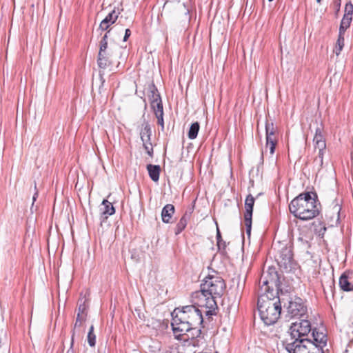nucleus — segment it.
Here are the masks:
<instances>
[{
	"instance_id": "nucleus-1",
	"label": "nucleus",
	"mask_w": 353,
	"mask_h": 353,
	"mask_svg": "<svg viewBox=\"0 0 353 353\" xmlns=\"http://www.w3.org/2000/svg\"><path fill=\"white\" fill-rule=\"evenodd\" d=\"M194 299V302H196ZM197 304L185 305L181 309H175L172 313V319L171 326L175 338L181 339L186 332L191 330L192 326L201 325L203 322V312L199 308Z\"/></svg>"
},
{
	"instance_id": "nucleus-2",
	"label": "nucleus",
	"mask_w": 353,
	"mask_h": 353,
	"mask_svg": "<svg viewBox=\"0 0 353 353\" xmlns=\"http://www.w3.org/2000/svg\"><path fill=\"white\" fill-rule=\"evenodd\" d=\"M225 289L224 280L217 275L208 276L201 284V290L193 293L195 304L200 307L217 308L216 298L221 297Z\"/></svg>"
},
{
	"instance_id": "nucleus-3",
	"label": "nucleus",
	"mask_w": 353,
	"mask_h": 353,
	"mask_svg": "<svg viewBox=\"0 0 353 353\" xmlns=\"http://www.w3.org/2000/svg\"><path fill=\"white\" fill-rule=\"evenodd\" d=\"M289 210L296 218L307 221L319 215L320 203L316 199L315 193L306 192L300 194L291 201Z\"/></svg>"
},
{
	"instance_id": "nucleus-4",
	"label": "nucleus",
	"mask_w": 353,
	"mask_h": 353,
	"mask_svg": "<svg viewBox=\"0 0 353 353\" xmlns=\"http://www.w3.org/2000/svg\"><path fill=\"white\" fill-rule=\"evenodd\" d=\"M258 310L260 317L268 325L275 323L281 314V305L279 296L271 298L268 294H261L258 299Z\"/></svg>"
},
{
	"instance_id": "nucleus-5",
	"label": "nucleus",
	"mask_w": 353,
	"mask_h": 353,
	"mask_svg": "<svg viewBox=\"0 0 353 353\" xmlns=\"http://www.w3.org/2000/svg\"><path fill=\"white\" fill-rule=\"evenodd\" d=\"M272 248L277 252L275 258L279 267L285 272H290L295 264L292 246L278 242L277 244L274 243Z\"/></svg>"
},
{
	"instance_id": "nucleus-6",
	"label": "nucleus",
	"mask_w": 353,
	"mask_h": 353,
	"mask_svg": "<svg viewBox=\"0 0 353 353\" xmlns=\"http://www.w3.org/2000/svg\"><path fill=\"white\" fill-rule=\"evenodd\" d=\"M285 347L289 353H324L323 350L308 339H294L292 342L286 343Z\"/></svg>"
},
{
	"instance_id": "nucleus-7",
	"label": "nucleus",
	"mask_w": 353,
	"mask_h": 353,
	"mask_svg": "<svg viewBox=\"0 0 353 353\" xmlns=\"http://www.w3.org/2000/svg\"><path fill=\"white\" fill-rule=\"evenodd\" d=\"M286 307V317H302L307 313V307L300 297L291 298Z\"/></svg>"
},
{
	"instance_id": "nucleus-8",
	"label": "nucleus",
	"mask_w": 353,
	"mask_h": 353,
	"mask_svg": "<svg viewBox=\"0 0 353 353\" xmlns=\"http://www.w3.org/2000/svg\"><path fill=\"white\" fill-rule=\"evenodd\" d=\"M290 330L292 339H305L303 337L312 331L311 323L306 319H302L292 323Z\"/></svg>"
},
{
	"instance_id": "nucleus-9",
	"label": "nucleus",
	"mask_w": 353,
	"mask_h": 353,
	"mask_svg": "<svg viewBox=\"0 0 353 353\" xmlns=\"http://www.w3.org/2000/svg\"><path fill=\"white\" fill-rule=\"evenodd\" d=\"M104 34L99 43V51L97 58V64L101 69H105L107 67L112 65V61L110 59V53L107 51L108 49V33Z\"/></svg>"
},
{
	"instance_id": "nucleus-10",
	"label": "nucleus",
	"mask_w": 353,
	"mask_h": 353,
	"mask_svg": "<svg viewBox=\"0 0 353 353\" xmlns=\"http://www.w3.org/2000/svg\"><path fill=\"white\" fill-rule=\"evenodd\" d=\"M255 199L254 196L249 194L245 201V212L244 213V224L245 226L246 233L248 236L251 234L252 223V212L253 207L254 205Z\"/></svg>"
},
{
	"instance_id": "nucleus-11",
	"label": "nucleus",
	"mask_w": 353,
	"mask_h": 353,
	"mask_svg": "<svg viewBox=\"0 0 353 353\" xmlns=\"http://www.w3.org/2000/svg\"><path fill=\"white\" fill-rule=\"evenodd\" d=\"M141 139L143 142V146L150 157L153 156V148L151 143L152 130L150 124L144 122L140 132Z\"/></svg>"
},
{
	"instance_id": "nucleus-12",
	"label": "nucleus",
	"mask_w": 353,
	"mask_h": 353,
	"mask_svg": "<svg viewBox=\"0 0 353 353\" xmlns=\"http://www.w3.org/2000/svg\"><path fill=\"white\" fill-rule=\"evenodd\" d=\"M272 272L271 279L267 278L266 274H263L260 278L259 284L263 294H268V293L270 292L271 288H273V286L278 287L279 284V277L277 272Z\"/></svg>"
},
{
	"instance_id": "nucleus-13",
	"label": "nucleus",
	"mask_w": 353,
	"mask_h": 353,
	"mask_svg": "<svg viewBox=\"0 0 353 353\" xmlns=\"http://www.w3.org/2000/svg\"><path fill=\"white\" fill-rule=\"evenodd\" d=\"M312 341L314 345L323 350V347L327 345V336L323 332H320L316 328L312 330Z\"/></svg>"
},
{
	"instance_id": "nucleus-14",
	"label": "nucleus",
	"mask_w": 353,
	"mask_h": 353,
	"mask_svg": "<svg viewBox=\"0 0 353 353\" xmlns=\"http://www.w3.org/2000/svg\"><path fill=\"white\" fill-rule=\"evenodd\" d=\"M103 208H101V221L103 222L108 219V216L112 215L115 213V209L112 204L108 200L104 199L102 202Z\"/></svg>"
},
{
	"instance_id": "nucleus-15",
	"label": "nucleus",
	"mask_w": 353,
	"mask_h": 353,
	"mask_svg": "<svg viewBox=\"0 0 353 353\" xmlns=\"http://www.w3.org/2000/svg\"><path fill=\"white\" fill-rule=\"evenodd\" d=\"M175 212V208L172 204L165 205L161 210V219L164 223H172V218Z\"/></svg>"
},
{
	"instance_id": "nucleus-16",
	"label": "nucleus",
	"mask_w": 353,
	"mask_h": 353,
	"mask_svg": "<svg viewBox=\"0 0 353 353\" xmlns=\"http://www.w3.org/2000/svg\"><path fill=\"white\" fill-rule=\"evenodd\" d=\"M315 145V149L321 148L325 149L326 143L325 140L322 134V130L320 128L316 129L315 135L313 139Z\"/></svg>"
},
{
	"instance_id": "nucleus-17",
	"label": "nucleus",
	"mask_w": 353,
	"mask_h": 353,
	"mask_svg": "<svg viewBox=\"0 0 353 353\" xmlns=\"http://www.w3.org/2000/svg\"><path fill=\"white\" fill-rule=\"evenodd\" d=\"M190 215L191 212H185L180 219L175 228L174 233L176 235L180 234L185 228Z\"/></svg>"
},
{
	"instance_id": "nucleus-18",
	"label": "nucleus",
	"mask_w": 353,
	"mask_h": 353,
	"mask_svg": "<svg viewBox=\"0 0 353 353\" xmlns=\"http://www.w3.org/2000/svg\"><path fill=\"white\" fill-rule=\"evenodd\" d=\"M339 286L343 291H353V285L349 281L348 276L345 272L339 278Z\"/></svg>"
},
{
	"instance_id": "nucleus-19",
	"label": "nucleus",
	"mask_w": 353,
	"mask_h": 353,
	"mask_svg": "<svg viewBox=\"0 0 353 353\" xmlns=\"http://www.w3.org/2000/svg\"><path fill=\"white\" fill-rule=\"evenodd\" d=\"M147 170L150 179L154 182L158 181L161 171L160 166L157 165L148 164L147 165Z\"/></svg>"
},
{
	"instance_id": "nucleus-20",
	"label": "nucleus",
	"mask_w": 353,
	"mask_h": 353,
	"mask_svg": "<svg viewBox=\"0 0 353 353\" xmlns=\"http://www.w3.org/2000/svg\"><path fill=\"white\" fill-rule=\"evenodd\" d=\"M278 142L277 135L271 134L266 135V148L270 150L271 154H273L275 151V148Z\"/></svg>"
},
{
	"instance_id": "nucleus-21",
	"label": "nucleus",
	"mask_w": 353,
	"mask_h": 353,
	"mask_svg": "<svg viewBox=\"0 0 353 353\" xmlns=\"http://www.w3.org/2000/svg\"><path fill=\"white\" fill-rule=\"evenodd\" d=\"M149 99L150 101V103L152 102L156 103L157 101L161 99V96L158 92V90L154 84L150 85Z\"/></svg>"
},
{
	"instance_id": "nucleus-22",
	"label": "nucleus",
	"mask_w": 353,
	"mask_h": 353,
	"mask_svg": "<svg viewBox=\"0 0 353 353\" xmlns=\"http://www.w3.org/2000/svg\"><path fill=\"white\" fill-rule=\"evenodd\" d=\"M200 128V125L199 122H194L193 123L190 128V130L188 131V138L190 139H194L198 134L199 130Z\"/></svg>"
},
{
	"instance_id": "nucleus-23",
	"label": "nucleus",
	"mask_w": 353,
	"mask_h": 353,
	"mask_svg": "<svg viewBox=\"0 0 353 353\" xmlns=\"http://www.w3.org/2000/svg\"><path fill=\"white\" fill-rule=\"evenodd\" d=\"M201 333V326H192L191 330L188 332H185V334L188 336V338H197L200 336ZM185 335V334H183Z\"/></svg>"
},
{
	"instance_id": "nucleus-24",
	"label": "nucleus",
	"mask_w": 353,
	"mask_h": 353,
	"mask_svg": "<svg viewBox=\"0 0 353 353\" xmlns=\"http://www.w3.org/2000/svg\"><path fill=\"white\" fill-rule=\"evenodd\" d=\"M150 105L155 115H158L159 113L163 114V108L161 99L157 101L156 103L152 102Z\"/></svg>"
},
{
	"instance_id": "nucleus-25",
	"label": "nucleus",
	"mask_w": 353,
	"mask_h": 353,
	"mask_svg": "<svg viewBox=\"0 0 353 353\" xmlns=\"http://www.w3.org/2000/svg\"><path fill=\"white\" fill-rule=\"evenodd\" d=\"M277 132V128L272 121L268 120L265 122V135L275 134Z\"/></svg>"
},
{
	"instance_id": "nucleus-26",
	"label": "nucleus",
	"mask_w": 353,
	"mask_h": 353,
	"mask_svg": "<svg viewBox=\"0 0 353 353\" xmlns=\"http://www.w3.org/2000/svg\"><path fill=\"white\" fill-rule=\"evenodd\" d=\"M344 46V36L339 35L336 43L334 50V53L339 56Z\"/></svg>"
},
{
	"instance_id": "nucleus-27",
	"label": "nucleus",
	"mask_w": 353,
	"mask_h": 353,
	"mask_svg": "<svg viewBox=\"0 0 353 353\" xmlns=\"http://www.w3.org/2000/svg\"><path fill=\"white\" fill-rule=\"evenodd\" d=\"M88 342L90 346L94 347L96 343V335L94 333V326L91 325L88 334Z\"/></svg>"
},
{
	"instance_id": "nucleus-28",
	"label": "nucleus",
	"mask_w": 353,
	"mask_h": 353,
	"mask_svg": "<svg viewBox=\"0 0 353 353\" xmlns=\"http://www.w3.org/2000/svg\"><path fill=\"white\" fill-rule=\"evenodd\" d=\"M119 12H116L115 10H113L111 12H110L105 17V19H108V21L110 23V24H113L116 22V21L117 20L118 17H119Z\"/></svg>"
},
{
	"instance_id": "nucleus-29",
	"label": "nucleus",
	"mask_w": 353,
	"mask_h": 353,
	"mask_svg": "<svg viewBox=\"0 0 353 353\" xmlns=\"http://www.w3.org/2000/svg\"><path fill=\"white\" fill-rule=\"evenodd\" d=\"M80 301H82V303L79 304L78 308V313L80 314V316H86V310L88 308V305L86 304V299H85L83 301L82 299H80Z\"/></svg>"
},
{
	"instance_id": "nucleus-30",
	"label": "nucleus",
	"mask_w": 353,
	"mask_h": 353,
	"mask_svg": "<svg viewBox=\"0 0 353 353\" xmlns=\"http://www.w3.org/2000/svg\"><path fill=\"white\" fill-rule=\"evenodd\" d=\"M318 149V154H317V156L315 159V161L316 162H319V165L321 166H322L323 165V154L325 152V149H321V148H317Z\"/></svg>"
},
{
	"instance_id": "nucleus-31",
	"label": "nucleus",
	"mask_w": 353,
	"mask_h": 353,
	"mask_svg": "<svg viewBox=\"0 0 353 353\" xmlns=\"http://www.w3.org/2000/svg\"><path fill=\"white\" fill-rule=\"evenodd\" d=\"M353 14V4L351 2L346 3L345 7L344 16L352 17Z\"/></svg>"
},
{
	"instance_id": "nucleus-32",
	"label": "nucleus",
	"mask_w": 353,
	"mask_h": 353,
	"mask_svg": "<svg viewBox=\"0 0 353 353\" xmlns=\"http://www.w3.org/2000/svg\"><path fill=\"white\" fill-rule=\"evenodd\" d=\"M352 20V17L343 16L341 25L345 28H349Z\"/></svg>"
},
{
	"instance_id": "nucleus-33",
	"label": "nucleus",
	"mask_w": 353,
	"mask_h": 353,
	"mask_svg": "<svg viewBox=\"0 0 353 353\" xmlns=\"http://www.w3.org/2000/svg\"><path fill=\"white\" fill-rule=\"evenodd\" d=\"M110 25L111 24L108 21V19H104L101 22L99 29L101 30L102 31L106 30Z\"/></svg>"
},
{
	"instance_id": "nucleus-34",
	"label": "nucleus",
	"mask_w": 353,
	"mask_h": 353,
	"mask_svg": "<svg viewBox=\"0 0 353 353\" xmlns=\"http://www.w3.org/2000/svg\"><path fill=\"white\" fill-rule=\"evenodd\" d=\"M157 119V123L159 125L161 126L162 130L164 128V122H163V114H160L158 115H155Z\"/></svg>"
},
{
	"instance_id": "nucleus-35",
	"label": "nucleus",
	"mask_w": 353,
	"mask_h": 353,
	"mask_svg": "<svg viewBox=\"0 0 353 353\" xmlns=\"http://www.w3.org/2000/svg\"><path fill=\"white\" fill-rule=\"evenodd\" d=\"M103 75H104V73L102 72L101 71L99 72V77H100V81H101V85H100V87H99V92L101 93L102 92V90H103V86H104V83H105V79L103 77Z\"/></svg>"
},
{
	"instance_id": "nucleus-36",
	"label": "nucleus",
	"mask_w": 353,
	"mask_h": 353,
	"mask_svg": "<svg viewBox=\"0 0 353 353\" xmlns=\"http://www.w3.org/2000/svg\"><path fill=\"white\" fill-rule=\"evenodd\" d=\"M272 272H276V269L274 268L270 267L266 272H263V274H266L267 278L271 279L273 273Z\"/></svg>"
},
{
	"instance_id": "nucleus-37",
	"label": "nucleus",
	"mask_w": 353,
	"mask_h": 353,
	"mask_svg": "<svg viewBox=\"0 0 353 353\" xmlns=\"http://www.w3.org/2000/svg\"><path fill=\"white\" fill-rule=\"evenodd\" d=\"M34 189H35V192L33 195V197H32V206H31V210H32V208H33V206H34V203L36 201L38 196H39V192H38V190H37V184L34 183Z\"/></svg>"
},
{
	"instance_id": "nucleus-38",
	"label": "nucleus",
	"mask_w": 353,
	"mask_h": 353,
	"mask_svg": "<svg viewBox=\"0 0 353 353\" xmlns=\"http://www.w3.org/2000/svg\"><path fill=\"white\" fill-rule=\"evenodd\" d=\"M83 319V316H80V314L78 313L77 319H76V322H75L74 326L75 327L80 326L81 325V322H82Z\"/></svg>"
},
{
	"instance_id": "nucleus-39",
	"label": "nucleus",
	"mask_w": 353,
	"mask_h": 353,
	"mask_svg": "<svg viewBox=\"0 0 353 353\" xmlns=\"http://www.w3.org/2000/svg\"><path fill=\"white\" fill-rule=\"evenodd\" d=\"M222 238L221 235V232L219 231V228L217 227V231H216V241H217V246L220 247L221 241H222Z\"/></svg>"
},
{
	"instance_id": "nucleus-40",
	"label": "nucleus",
	"mask_w": 353,
	"mask_h": 353,
	"mask_svg": "<svg viewBox=\"0 0 353 353\" xmlns=\"http://www.w3.org/2000/svg\"><path fill=\"white\" fill-rule=\"evenodd\" d=\"M131 34V31L130 29L127 28L125 30V35H124V37H123V41H127V39H128V37L130 36Z\"/></svg>"
},
{
	"instance_id": "nucleus-41",
	"label": "nucleus",
	"mask_w": 353,
	"mask_h": 353,
	"mask_svg": "<svg viewBox=\"0 0 353 353\" xmlns=\"http://www.w3.org/2000/svg\"><path fill=\"white\" fill-rule=\"evenodd\" d=\"M347 29V28H345L344 26L340 25L339 35L344 36L345 32Z\"/></svg>"
},
{
	"instance_id": "nucleus-42",
	"label": "nucleus",
	"mask_w": 353,
	"mask_h": 353,
	"mask_svg": "<svg viewBox=\"0 0 353 353\" xmlns=\"http://www.w3.org/2000/svg\"><path fill=\"white\" fill-rule=\"evenodd\" d=\"M73 344H74V334H72V340H71L70 347V349L67 351V352H66V353H74V351H73V350H72Z\"/></svg>"
},
{
	"instance_id": "nucleus-43",
	"label": "nucleus",
	"mask_w": 353,
	"mask_h": 353,
	"mask_svg": "<svg viewBox=\"0 0 353 353\" xmlns=\"http://www.w3.org/2000/svg\"><path fill=\"white\" fill-rule=\"evenodd\" d=\"M225 247H226V243L223 240H222V241H221V243H220V247H218V249H219V250H224L225 249Z\"/></svg>"
},
{
	"instance_id": "nucleus-44",
	"label": "nucleus",
	"mask_w": 353,
	"mask_h": 353,
	"mask_svg": "<svg viewBox=\"0 0 353 353\" xmlns=\"http://www.w3.org/2000/svg\"><path fill=\"white\" fill-rule=\"evenodd\" d=\"M205 308L207 309L206 307H205ZM208 310L205 311V314L207 316H211L213 314V312L214 311V310L216 308H208Z\"/></svg>"
},
{
	"instance_id": "nucleus-45",
	"label": "nucleus",
	"mask_w": 353,
	"mask_h": 353,
	"mask_svg": "<svg viewBox=\"0 0 353 353\" xmlns=\"http://www.w3.org/2000/svg\"><path fill=\"white\" fill-rule=\"evenodd\" d=\"M334 4L336 5L339 10L341 6V0H334Z\"/></svg>"
},
{
	"instance_id": "nucleus-46",
	"label": "nucleus",
	"mask_w": 353,
	"mask_h": 353,
	"mask_svg": "<svg viewBox=\"0 0 353 353\" xmlns=\"http://www.w3.org/2000/svg\"><path fill=\"white\" fill-rule=\"evenodd\" d=\"M316 2H317L318 3H321V0H316Z\"/></svg>"
},
{
	"instance_id": "nucleus-47",
	"label": "nucleus",
	"mask_w": 353,
	"mask_h": 353,
	"mask_svg": "<svg viewBox=\"0 0 353 353\" xmlns=\"http://www.w3.org/2000/svg\"><path fill=\"white\" fill-rule=\"evenodd\" d=\"M261 159L263 160V152L261 153Z\"/></svg>"
},
{
	"instance_id": "nucleus-48",
	"label": "nucleus",
	"mask_w": 353,
	"mask_h": 353,
	"mask_svg": "<svg viewBox=\"0 0 353 353\" xmlns=\"http://www.w3.org/2000/svg\"><path fill=\"white\" fill-rule=\"evenodd\" d=\"M269 1H272L273 0H268Z\"/></svg>"
}]
</instances>
